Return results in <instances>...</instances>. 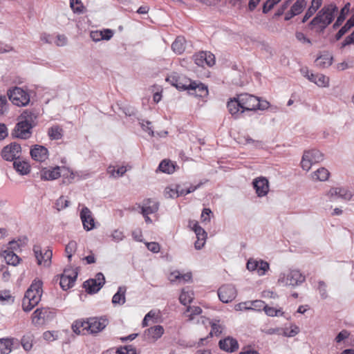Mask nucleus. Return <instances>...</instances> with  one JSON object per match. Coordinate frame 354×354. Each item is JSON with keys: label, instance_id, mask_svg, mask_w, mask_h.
I'll return each instance as SVG.
<instances>
[{"label": "nucleus", "instance_id": "f257e3e1", "mask_svg": "<svg viewBox=\"0 0 354 354\" xmlns=\"http://www.w3.org/2000/svg\"><path fill=\"white\" fill-rule=\"evenodd\" d=\"M338 12V7L335 3L324 5L310 21L308 27L317 32H322L333 22Z\"/></svg>", "mask_w": 354, "mask_h": 354}, {"label": "nucleus", "instance_id": "f03ea898", "mask_svg": "<svg viewBox=\"0 0 354 354\" xmlns=\"http://www.w3.org/2000/svg\"><path fill=\"white\" fill-rule=\"evenodd\" d=\"M42 281L35 279L26 290L22 301V308L26 312L30 311L41 301L42 295Z\"/></svg>", "mask_w": 354, "mask_h": 354}, {"label": "nucleus", "instance_id": "7ed1b4c3", "mask_svg": "<svg viewBox=\"0 0 354 354\" xmlns=\"http://www.w3.org/2000/svg\"><path fill=\"white\" fill-rule=\"evenodd\" d=\"M306 281V277L299 270L292 269L281 272L277 283L282 286L295 288L301 285Z\"/></svg>", "mask_w": 354, "mask_h": 354}, {"label": "nucleus", "instance_id": "20e7f679", "mask_svg": "<svg viewBox=\"0 0 354 354\" xmlns=\"http://www.w3.org/2000/svg\"><path fill=\"white\" fill-rule=\"evenodd\" d=\"M188 84H183L178 80L176 83H172L177 88L180 90H188L192 95L199 97H205L208 95V89L207 86L199 82L189 80Z\"/></svg>", "mask_w": 354, "mask_h": 354}, {"label": "nucleus", "instance_id": "39448f33", "mask_svg": "<svg viewBox=\"0 0 354 354\" xmlns=\"http://www.w3.org/2000/svg\"><path fill=\"white\" fill-rule=\"evenodd\" d=\"M9 100L17 106H25L30 102V95L20 87L15 86L8 91Z\"/></svg>", "mask_w": 354, "mask_h": 354}, {"label": "nucleus", "instance_id": "423d86ee", "mask_svg": "<svg viewBox=\"0 0 354 354\" xmlns=\"http://www.w3.org/2000/svg\"><path fill=\"white\" fill-rule=\"evenodd\" d=\"M239 102L241 104V113L246 111H256L259 105V97L248 93L238 95Z\"/></svg>", "mask_w": 354, "mask_h": 354}, {"label": "nucleus", "instance_id": "0eeeda50", "mask_svg": "<svg viewBox=\"0 0 354 354\" xmlns=\"http://www.w3.org/2000/svg\"><path fill=\"white\" fill-rule=\"evenodd\" d=\"M105 283V278L102 272L96 274L95 279H90L84 281L83 286L89 294L97 292Z\"/></svg>", "mask_w": 354, "mask_h": 354}, {"label": "nucleus", "instance_id": "6e6552de", "mask_svg": "<svg viewBox=\"0 0 354 354\" xmlns=\"http://www.w3.org/2000/svg\"><path fill=\"white\" fill-rule=\"evenodd\" d=\"M21 153V145L17 142H12L4 147L1 153L2 158L7 161H13L19 159Z\"/></svg>", "mask_w": 354, "mask_h": 354}, {"label": "nucleus", "instance_id": "1a4fd4ad", "mask_svg": "<svg viewBox=\"0 0 354 354\" xmlns=\"http://www.w3.org/2000/svg\"><path fill=\"white\" fill-rule=\"evenodd\" d=\"M198 323H201L203 325H206L207 324H209L211 327L212 330L209 335L205 338H201L198 342V345L201 346L203 345V342L207 339L208 337H212V336H218L222 333L223 327L221 324H219V321H215V322H211L208 318H206L205 317H201L200 319L198 321Z\"/></svg>", "mask_w": 354, "mask_h": 354}, {"label": "nucleus", "instance_id": "9d476101", "mask_svg": "<svg viewBox=\"0 0 354 354\" xmlns=\"http://www.w3.org/2000/svg\"><path fill=\"white\" fill-rule=\"evenodd\" d=\"M77 277V272L73 269L64 270L60 277L59 284L64 290H67L74 286Z\"/></svg>", "mask_w": 354, "mask_h": 354}, {"label": "nucleus", "instance_id": "9b49d317", "mask_svg": "<svg viewBox=\"0 0 354 354\" xmlns=\"http://www.w3.org/2000/svg\"><path fill=\"white\" fill-rule=\"evenodd\" d=\"M32 128L33 127L31 124L18 122L12 132V135L15 138L26 140L30 138Z\"/></svg>", "mask_w": 354, "mask_h": 354}, {"label": "nucleus", "instance_id": "f8f14e48", "mask_svg": "<svg viewBox=\"0 0 354 354\" xmlns=\"http://www.w3.org/2000/svg\"><path fill=\"white\" fill-rule=\"evenodd\" d=\"M236 290L232 285H223L218 290V297L223 303L232 301L236 298Z\"/></svg>", "mask_w": 354, "mask_h": 354}, {"label": "nucleus", "instance_id": "ddd939ff", "mask_svg": "<svg viewBox=\"0 0 354 354\" xmlns=\"http://www.w3.org/2000/svg\"><path fill=\"white\" fill-rule=\"evenodd\" d=\"M33 251L39 265H43L45 267H48L50 265L53 256V252L50 250H45L43 253L40 246L35 245Z\"/></svg>", "mask_w": 354, "mask_h": 354}, {"label": "nucleus", "instance_id": "4468645a", "mask_svg": "<svg viewBox=\"0 0 354 354\" xmlns=\"http://www.w3.org/2000/svg\"><path fill=\"white\" fill-rule=\"evenodd\" d=\"M108 324L104 317H90L88 319V334H95L102 331Z\"/></svg>", "mask_w": 354, "mask_h": 354}, {"label": "nucleus", "instance_id": "2eb2a0df", "mask_svg": "<svg viewBox=\"0 0 354 354\" xmlns=\"http://www.w3.org/2000/svg\"><path fill=\"white\" fill-rule=\"evenodd\" d=\"M30 154L34 160L40 162L46 161L49 156L48 149L39 145H33L30 149Z\"/></svg>", "mask_w": 354, "mask_h": 354}, {"label": "nucleus", "instance_id": "dca6fc26", "mask_svg": "<svg viewBox=\"0 0 354 354\" xmlns=\"http://www.w3.org/2000/svg\"><path fill=\"white\" fill-rule=\"evenodd\" d=\"M253 187L259 197H263L268 194L269 192V182L266 177H258L254 179Z\"/></svg>", "mask_w": 354, "mask_h": 354}, {"label": "nucleus", "instance_id": "f3484780", "mask_svg": "<svg viewBox=\"0 0 354 354\" xmlns=\"http://www.w3.org/2000/svg\"><path fill=\"white\" fill-rule=\"evenodd\" d=\"M80 218L84 230L90 231L95 228V219L91 211L87 207H84L82 209Z\"/></svg>", "mask_w": 354, "mask_h": 354}, {"label": "nucleus", "instance_id": "a211bd4d", "mask_svg": "<svg viewBox=\"0 0 354 354\" xmlns=\"http://www.w3.org/2000/svg\"><path fill=\"white\" fill-rule=\"evenodd\" d=\"M326 195L330 200H333L335 198H339L349 201L353 196L351 192L344 187H332L327 192Z\"/></svg>", "mask_w": 354, "mask_h": 354}, {"label": "nucleus", "instance_id": "6ab92c4d", "mask_svg": "<svg viewBox=\"0 0 354 354\" xmlns=\"http://www.w3.org/2000/svg\"><path fill=\"white\" fill-rule=\"evenodd\" d=\"M307 4V0H297L291 6L289 11L285 14L284 19L288 21L293 17L301 13Z\"/></svg>", "mask_w": 354, "mask_h": 354}, {"label": "nucleus", "instance_id": "aec40b11", "mask_svg": "<svg viewBox=\"0 0 354 354\" xmlns=\"http://www.w3.org/2000/svg\"><path fill=\"white\" fill-rule=\"evenodd\" d=\"M218 344L221 350L228 353H233L239 348L238 342L236 339L231 337H227L223 339H221Z\"/></svg>", "mask_w": 354, "mask_h": 354}, {"label": "nucleus", "instance_id": "412c9836", "mask_svg": "<svg viewBox=\"0 0 354 354\" xmlns=\"http://www.w3.org/2000/svg\"><path fill=\"white\" fill-rule=\"evenodd\" d=\"M61 176V167L56 166L54 167H46L41 171V179L46 180H53Z\"/></svg>", "mask_w": 354, "mask_h": 354}, {"label": "nucleus", "instance_id": "4be33fe9", "mask_svg": "<svg viewBox=\"0 0 354 354\" xmlns=\"http://www.w3.org/2000/svg\"><path fill=\"white\" fill-rule=\"evenodd\" d=\"M89 326L88 325V319L86 320L80 319L75 320L72 324L71 328L77 335H86L88 334Z\"/></svg>", "mask_w": 354, "mask_h": 354}, {"label": "nucleus", "instance_id": "5701e85b", "mask_svg": "<svg viewBox=\"0 0 354 354\" xmlns=\"http://www.w3.org/2000/svg\"><path fill=\"white\" fill-rule=\"evenodd\" d=\"M159 208V203L152 199L147 198L143 201L142 214H151L156 213Z\"/></svg>", "mask_w": 354, "mask_h": 354}, {"label": "nucleus", "instance_id": "b1692460", "mask_svg": "<svg viewBox=\"0 0 354 354\" xmlns=\"http://www.w3.org/2000/svg\"><path fill=\"white\" fill-rule=\"evenodd\" d=\"M229 113L234 118H238L241 114V104L239 102V96L231 99L227 104Z\"/></svg>", "mask_w": 354, "mask_h": 354}, {"label": "nucleus", "instance_id": "393cba45", "mask_svg": "<svg viewBox=\"0 0 354 354\" xmlns=\"http://www.w3.org/2000/svg\"><path fill=\"white\" fill-rule=\"evenodd\" d=\"M164 333V328L160 325H156L145 330L146 338L152 341L159 339Z\"/></svg>", "mask_w": 354, "mask_h": 354}, {"label": "nucleus", "instance_id": "a878e982", "mask_svg": "<svg viewBox=\"0 0 354 354\" xmlns=\"http://www.w3.org/2000/svg\"><path fill=\"white\" fill-rule=\"evenodd\" d=\"M169 279L171 282L178 281L180 283H185L192 280V273L181 274L179 271L175 270L171 272Z\"/></svg>", "mask_w": 354, "mask_h": 354}, {"label": "nucleus", "instance_id": "bb28decb", "mask_svg": "<svg viewBox=\"0 0 354 354\" xmlns=\"http://www.w3.org/2000/svg\"><path fill=\"white\" fill-rule=\"evenodd\" d=\"M50 313L47 308H37L34 311L32 316V322L35 325H39L48 317V315Z\"/></svg>", "mask_w": 354, "mask_h": 354}, {"label": "nucleus", "instance_id": "cd10ccee", "mask_svg": "<svg viewBox=\"0 0 354 354\" xmlns=\"http://www.w3.org/2000/svg\"><path fill=\"white\" fill-rule=\"evenodd\" d=\"M308 80L320 87H326L329 85V78L323 74L310 73Z\"/></svg>", "mask_w": 354, "mask_h": 354}, {"label": "nucleus", "instance_id": "c85d7f7f", "mask_svg": "<svg viewBox=\"0 0 354 354\" xmlns=\"http://www.w3.org/2000/svg\"><path fill=\"white\" fill-rule=\"evenodd\" d=\"M186 40L184 37L178 36L171 44L173 51L178 55L182 54L185 50Z\"/></svg>", "mask_w": 354, "mask_h": 354}, {"label": "nucleus", "instance_id": "c756f323", "mask_svg": "<svg viewBox=\"0 0 354 354\" xmlns=\"http://www.w3.org/2000/svg\"><path fill=\"white\" fill-rule=\"evenodd\" d=\"M126 286H120L117 292L113 296L112 303L114 305H123L126 301Z\"/></svg>", "mask_w": 354, "mask_h": 354}, {"label": "nucleus", "instance_id": "7c9ffc66", "mask_svg": "<svg viewBox=\"0 0 354 354\" xmlns=\"http://www.w3.org/2000/svg\"><path fill=\"white\" fill-rule=\"evenodd\" d=\"M15 170L21 175H26L30 171V167L28 162L16 160L13 162Z\"/></svg>", "mask_w": 354, "mask_h": 354}, {"label": "nucleus", "instance_id": "2f4dec72", "mask_svg": "<svg viewBox=\"0 0 354 354\" xmlns=\"http://www.w3.org/2000/svg\"><path fill=\"white\" fill-rule=\"evenodd\" d=\"M13 338L0 339V354H10L12 351Z\"/></svg>", "mask_w": 354, "mask_h": 354}, {"label": "nucleus", "instance_id": "473e14b6", "mask_svg": "<svg viewBox=\"0 0 354 354\" xmlns=\"http://www.w3.org/2000/svg\"><path fill=\"white\" fill-rule=\"evenodd\" d=\"M2 256L8 264L15 266L19 263V257L14 252V251L9 249L4 250L2 253Z\"/></svg>", "mask_w": 354, "mask_h": 354}, {"label": "nucleus", "instance_id": "72a5a7b5", "mask_svg": "<svg viewBox=\"0 0 354 354\" xmlns=\"http://www.w3.org/2000/svg\"><path fill=\"white\" fill-rule=\"evenodd\" d=\"M37 118L35 113L31 110H25L20 115V122H24L35 126V121Z\"/></svg>", "mask_w": 354, "mask_h": 354}, {"label": "nucleus", "instance_id": "f704fd0d", "mask_svg": "<svg viewBox=\"0 0 354 354\" xmlns=\"http://www.w3.org/2000/svg\"><path fill=\"white\" fill-rule=\"evenodd\" d=\"M354 26V12L346 24L339 29L335 35L337 40L340 39L352 27Z\"/></svg>", "mask_w": 354, "mask_h": 354}, {"label": "nucleus", "instance_id": "c9c22d12", "mask_svg": "<svg viewBox=\"0 0 354 354\" xmlns=\"http://www.w3.org/2000/svg\"><path fill=\"white\" fill-rule=\"evenodd\" d=\"M333 57L328 54L322 55L315 60V64L319 68H328L332 64Z\"/></svg>", "mask_w": 354, "mask_h": 354}, {"label": "nucleus", "instance_id": "e433bc0d", "mask_svg": "<svg viewBox=\"0 0 354 354\" xmlns=\"http://www.w3.org/2000/svg\"><path fill=\"white\" fill-rule=\"evenodd\" d=\"M202 313V309L199 306H187L186 310L184 312V315L187 317L188 322H192L194 319L196 315H199Z\"/></svg>", "mask_w": 354, "mask_h": 354}, {"label": "nucleus", "instance_id": "4c0bfd02", "mask_svg": "<svg viewBox=\"0 0 354 354\" xmlns=\"http://www.w3.org/2000/svg\"><path fill=\"white\" fill-rule=\"evenodd\" d=\"M28 242V239L26 237H23L21 239H19L18 240L15 241H11L9 242L8 245V249L12 251H19L21 250V248L24 247Z\"/></svg>", "mask_w": 354, "mask_h": 354}, {"label": "nucleus", "instance_id": "58836bf2", "mask_svg": "<svg viewBox=\"0 0 354 354\" xmlns=\"http://www.w3.org/2000/svg\"><path fill=\"white\" fill-rule=\"evenodd\" d=\"M194 299V292L191 290H186L185 288L182 290L179 297L180 302L186 306L190 304Z\"/></svg>", "mask_w": 354, "mask_h": 354}, {"label": "nucleus", "instance_id": "ea45409f", "mask_svg": "<svg viewBox=\"0 0 354 354\" xmlns=\"http://www.w3.org/2000/svg\"><path fill=\"white\" fill-rule=\"evenodd\" d=\"M329 171L324 167H321L315 171L313 174V178L315 180L325 181L329 177Z\"/></svg>", "mask_w": 354, "mask_h": 354}, {"label": "nucleus", "instance_id": "a19ab883", "mask_svg": "<svg viewBox=\"0 0 354 354\" xmlns=\"http://www.w3.org/2000/svg\"><path fill=\"white\" fill-rule=\"evenodd\" d=\"M127 168L124 166L120 167L117 169L114 166L111 165L107 168L108 174L114 178L122 176L127 172Z\"/></svg>", "mask_w": 354, "mask_h": 354}, {"label": "nucleus", "instance_id": "79ce46f5", "mask_svg": "<svg viewBox=\"0 0 354 354\" xmlns=\"http://www.w3.org/2000/svg\"><path fill=\"white\" fill-rule=\"evenodd\" d=\"M239 142L243 145H251L255 148L262 146V142L259 140H256L251 138L249 136H243L239 138Z\"/></svg>", "mask_w": 354, "mask_h": 354}, {"label": "nucleus", "instance_id": "37998d69", "mask_svg": "<svg viewBox=\"0 0 354 354\" xmlns=\"http://www.w3.org/2000/svg\"><path fill=\"white\" fill-rule=\"evenodd\" d=\"M63 130L59 126H53L48 129V134L51 140H59L62 137Z\"/></svg>", "mask_w": 354, "mask_h": 354}, {"label": "nucleus", "instance_id": "c03bdc74", "mask_svg": "<svg viewBox=\"0 0 354 354\" xmlns=\"http://www.w3.org/2000/svg\"><path fill=\"white\" fill-rule=\"evenodd\" d=\"M158 169L167 174H172L175 171V167L173 163L169 160H162L158 167Z\"/></svg>", "mask_w": 354, "mask_h": 354}, {"label": "nucleus", "instance_id": "a18cd8bd", "mask_svg": "<svg viewBox=\"0 0 354 354\" xmlns=\"http://www.w3.org/2000/svg\"><path fill=\"white\" fill-rule=\"evenodd\" d=\"M299 333V328L295 324L281 329V334L285 337H295Z\"/></svg>", "mask_w": 354, "mask_h": 354}, {"label": "nucleus", "instance_id": "49530a36", "mask_svg": "<svg viewBox=\"0 0 354 354\" xmlns=\"http://www.w3.org/2000/svg\"><path fill=\"white\" fill-rule=\"evenodd\" d=\"M305 153L308 155V157L314 163L319 162L323 160V154L318 150L313 149L306 151Z\"/></svg>", "mask_w": 354, "mask_h": 354}, {"label": "nucleus", "instance_id": "de8ad7c7", "mask_svg": "<svg viewBox=\"0 0 354 354\" xmlns=\"http://www.w3.org/2000/svg\"><path fill=\"white\" fill-rule=\"evenodd\" d=\"M77 248V244L75 241H71L66 245L65 252L69 261L71 260L73 254L76 252Z\"/></svg>", "mask_w": 354, "mask_h": 354}, {"label": "nucleus", "instance_id": "09e8293b", "mask_svg": "<svg viewBox=\"0 0 354 354\" xmlns=\"http://www.w3.org/2000/svg\"><path fill=\"white\" fill-rule=\"evenodd\" d=\"M206 52H200L194 55V60L198 66L204 67L205 65Z\"/></svg>", "mask_w": 354, "mask_h": 354}, {"label": "nucleus", "instance_id": "8fccbe9b", "mask_svg": "<svg viewBox=\"0 0 354 354\" xmlns=\"http://www.w3.org/2000/svg\"><path fill=\"white\" fill-rule=\"evenodd\" d=\"M192 229L194 231L196 238H201V239H206L207 233L205 231L198 225L197 222L194 223Z\"/></svg>", "mask_w": 354, "mask_h": 354}, {"label": "nucleus", "instance_id": "3c124183", "mask_svg": "<svg viewBox=\"0 0 354 354\" xmlns=\"http://www.w3.org/2000/svg\"><path fill=\"white\" fill-rule=\"evenodd\" d=\"M69 205V201L64 198V196L59 197L55 202V206L58 211H61L66 208Z\"/></svg>", "mask_w": 354, "mask_h": 354}, {"label": "nucleus", "instance_id": "603ef678", "mask_svg": "<svg viewBox=\"0 0 354 354\" xmlns=\"http://www.w3.org/2000/svg\"><path fill=\"white\" fill-rule=\"evenodd\" d=\"M266 308V304L264 301L261 300H255L252 301H250V310H263Z\"/></svg>", "mask_w": 354, "mask_h": 354}, {"label": "nucleus", "instance_id": "864d4df0", "mask_svg": "<svg viewBox=\"0 0 354 354\" xmlns=\"http://www.w3.org/2000/svg\"><path fill=\"white\" fill-rule=\"evenodd\" d=\"M257 272L259 275L263 276L269 270V264L266 261H260L258 263Z\"/></svg>", "mask_w": 354, "mask_h": 354}, {"label": "nucleus", "instance_id": "5fc2aeb1", "mask_svg": "<svg viewBox=\"0 0 354 354\" xmlns=\"http://www.w3.org/2000/svg\"><path fill=\"white\" fill-rule=\"evenodd\" d=\"M308 155H306L304 153L301 162L302 169L306 171H308L311 168L312 165L314 164V162L311 161V160L308 157Z\"/></svg>", "mask_w": 354, "mask_h": 354}, {"label": "nucleus", "instance_id": "6e6d98bb", "mask_svg": "<svg viewBox=\"0 0 354 354\" xmlns=\"http://www.w3.org/2000/svg\"><path fill=\"white\" fill-rule=\"evenodd\" d=\"M165 196L167 198H174L178 197L177 187L172 188L171 187H167L164 192Z\"/></svg>", "mask_w": 354, "mask_h": 354}, {"label": "nucleus", "instance_id": "4d7b16f0", "mask_svg": "<svg viewBox=\"0 0 354 354\" xmlns=\"http://www.w3.org/2000/svg\"><path fill=\"white\" fill-rule=\"evenodd\" d=\"M295 37L298 41L303 44H308L311 45L312 42L309 38H308L306 35L301 32H296Z\"/></svg>", "mask_w": 354, "mask_h": 354}, {"label": "nucleus", "instance_id": "13d9d810", "mask_svg": "<svg viewBox=\"0 0 354 354\" xmlns=\"http://www.w3.org/2000/svg\"><path fill=\"white\" fill-rule=\"evenodd\" d=\"M142 129L147 132L149 136H154V131L152 129V127L151 126V122L148 120H142V122H140Z\"/></svg>", "mask_w": 354, "mask_h": 354}, {"label": "nucleus", "instance_id": "bf43d9fd", "mask_svg": "<svg viewBox=\"0 0 354 354\" xmlns=\"http://www.w3.org/2000/svg\"><path fill=\"white\" fill-rule=\"evenodd\" d=\"M116 354H136V350L132 345H128L118 349Z\"/></svg>", "mask_w": 354, "mask_h": 354}, {"label": "nucleus", "instance_id": "052dcab7", "mask_svg": "<svg viewBox=\"0 0 354 354\" xmlns=\"http://www.w3.org/2000/svg\"><path fill=\"white\" fill-rule=\"evenodd\" d=\"M291 1L292 0H286L277 10L274 14V17L281 16L284 13L285 10L288 8Z\"/></svg>", "mask_w": 354, "mask_h": 354}, {"label": "nucleus", "instance_id": "680f3d73", "mask_svg": "<svg viewBox=\"0 0 354 354\" xmlns=\"http://www.w3.org/2000/svg\"><path fill=\"white\" fill-rule=\"evenodd\" d=\"M43 337L45 340L52 342L57 339V332L55 331H46L43 334Z\"/></svg>", "mask_w": 354, "mask_h": 354}, {"label": "nucleus", "instance_id": "e2e57ef3", "mask_svg": "<svg viewBox=\"0 0 354 354\" xmlns=\"http://www.w3.org/2000/svg\"><path fill=\"white\" fill-rule=\"evenodd\" d=\"M212 214L209 208H204L201 214V221L203 223H208L210 221V215Z\"/></svg>", "mask_w": 354, "mask_h": 354}, {"label": "nucleus", "instance_id": "0e129e2a", "mask_svg": "<svg viewBox=\"0 0 354 354\" xmlns=\"http://www.w3.org/2000/svg\"><path fill=\"white\" fill-rule=\"evenodd\" d=\"M111 237L114 241L119 242L124 238V235L122 231L115 230L112 232Z\"/></svg>", "mask_w": 354, "mask_h": 354}, {"label": "nucleus", "instance_id": "69168bd1", "mask_svg": "<svg viewBox=\"0 0 354 354\" xmlns=\"http://www.w3.org/2000/svg\"><path fill=\"white\" fill-rule=\"evenodd\" d=\"M146 245L147 249L153 253H158L160 250V245L156 242L147 243Z\"/></svg>", "mask_w": 354, "mask_h": 354}, {"label": "nucleus", "instance_id": "338daca9", "mask_svg": "<svg viewBox=\"0 0 354 354\" xmlns=\"http://www.w3.org/2000/svg\"><path fill=\"white\" fill-rule=\"evenodd\" d=\"M90 37L93 39V41L95 42L103 40V37L102 36L101 30L91 31L90 33Z\"/></svg>", "mask_w": 354, "mask_h": 354}, {"label": "nucleus", "instance_id": "774afa93", "mask_svg": "<svg viewBox=\"0 0 354 354\" xmlns=\"http://www.w3.org/2000/svg\"><path fill=\"white\" fill-rule=\"evenodd\" d=\"M352 44H354V31L345 38L344 41L342 43L341 48H344L346 46Z\"/></svg>", "mask_w": 354, "mask_h": 354}]
</instances>
